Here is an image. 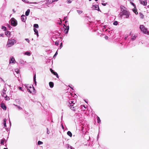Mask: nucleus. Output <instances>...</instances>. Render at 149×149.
<instances>
[{
  "label": "nucleus",
  "mask_w": 149,
  "mask_h": 149,
  "mask_svg": "<svg viewBox=\"0 0 149 149\" xmlns=\"http://www.w3.org/2000/svg\"><path fill=\"white\" fill-rule=\"evenodd\" d=\"M71 149H74V148H73V147H72V148H71Z\"/></svg>",
  "instance_id": "0e129e2a"
},
{
  "label": "nucleus",
  "mask_w": 149,
  "mask_h": 149,
  "mask_svg": "<svg viewBox=\"0 0 149 149\" xmlns=\"http://www.w3.org/2000/svg\"><path fill=\"white\" fill-rule=\"evenodd\" d=\"M24 2L29 4H31V3H34V4H37L38 3L36 2H29V1H28L26 0H22V1Z\"/></svg>",
  "instance_id": "ddd939ff"
},
{
  "label": "nucleus",
  "mask_w": 149,
  "mask_h": 149,
  "mask_svg": "<svg viewBox=\"0 0 149 149\" xmlns=\"http://www.w3.org/2000/svg\"><path fill=\"white\" fill-rule=\"evenodd\" d=\"M108 38V37L107 36H105V38L106 39H107Z\"/></svg>",
  "instance_id": "3c124183"
},
{
  "label": "nucleus",
  "mask_w": 149,
  "mask_h": 149,
  "mask_svg": "<svg viewBox=\"0 0 149 149\" xmlns=\"http://www.w3.org/2000/svg\"><path fill=\"white\" fill-rule=\"evenodd\" d=\"M15 71L17 73H18L19 72V70L18 69H15Z\"/></svg>",
  "instance_id": "ea45409f"
},
{
  "label": "nucleus",
  "mask_w": 149,
  "mask_h": 149,
  "mask_svg": "<svg viewBox=\"0 0 149 149\" xmlns=\"http://www.w3.org/2000/svg\"><path fill=\"white\" fill-rule=\"evenodd\" d=\"M49 84L50 87L51 88H52L53 87L54 84L53 82H49Z\"/></svg>",
  "instance_id": "aec40b11"
},
{
  "label": "nucleus",
  "mask_w": 149,
  "mask_h": 149,
  "mask_svg": "<svg viewBox=\"0 0 149 149\" xmlns=\"http://www.w3.org/2000/svg\"><path fill=\"white\" fill-rule=\"evenodd\" d=\"M43 143L40 141H38V145H40L41 144H42Z\"/></svg>",
  "instance_id": "2f4dec72"
},
{
  "label": "nucleus",
  "mask_w": 149,
  "mask_h": 149,
  "mask_svg": "<svg viewBox=\"0 0 149 149\" xmlns=\"http://www.w3.org/2000/svg\"><path fill=\"white\" fill-rule=\"evenodd\" d=\"M118 24V22L117 21H115L113 23V24L115 25H117Z\"/></svg>",
  "instance_id": "e433bc0d"
},
{
  "label": "nucleus",
  "mask_w": 149,
  "mask_h": 149,
  "mask_svg": "<svg viewBox=\"0 0 149 149\" xmlns=\"http://www.w3.org/2000/svg\"><path fill=\"white\" fill-rule=\"evenodd\" d=\"M140 28L141 31H142L144 33L148 35H149V31H148L147 29L145 28L143 25H141Z\"/></svg>",
  "instance_id": "7ed1b4c3"
},
{
  "label": "nucleus",
  "mask_w": 149,
  "mask_h": 149,
  "mask_svg": "<svg viewBox=\"0 0 149 149\" xmlns=\"http://www.w3.org/2000/svg\"><path fill=\"white\" fill-rule=\"evenodd\" d=\"M15 60L13 56H11L10 58V59L9 61L10 63H15Z\"/></svg>",
  "instance_id": "6e6552de"
},
{
  "label": "nucleus",
  "mask_w": 149,
  "mask_h": 149,
  "mask_svg": "<svg viewBox=\"0 0 149 149\" xmlns=\"http://www.w3.org/2000/svg\"><path fill=\"white\" fill-rule=\"evenodd\" d=\"M59 44V42L58 41H56L55 42V44L56 45H58Z\"/></svg>",
  "instance_id": "a19ab883"
},
{
  "label": "nucleus",
  "mask_w": 149,
  "mask_h": 149,
  "mask_svg": "<svg viewBox=\"0 0 149 149\" xmlns=\"http://www.w3.org/2000/svg\"><path fill=\"white\" fill-rule=\"evenodd\" d=\"M47 134H49V131L48 130V129H47Z\"/></svg>",
  "instance_id": "603ef678"
},
{
  "label": "nucleus",
  "mask_w": 149,
  "mask_h": 149,
  "mask_svg": "<svg viewBox=\"0 0 149 149\" xmlns=\"http://www.w3.org/2000/svg\"><path fill=\"white\" fill-rule=\"evenodd\" d=\"M26 19V17L24 15H22L21 16V19L23 22H25Z\"/></svg>",
  "instance_id": "9d476101"
},
{
  "label": "nucleus",
  "mask_w": 149,
  "mask_h": 149,
  "mask_svg": "<svg viewBox=\"0 0 149 149\" xmlns=\"http://www.w3.org/2000/svg\"><path fill=\"white\" fill-rule=\"evenodd\" d=\"M33 30L34 31V32H35V33L36 34L37 36L38 37L39 36L38 31L37 29H36L34 28H33Z\"/></svg>",
  "instance_id": "2eb2a0df"
},
{
  "label": "nucleus",
  "mask_w": 149,
  "mask_h": 149,
  "mask_svg": "<svg viewBox=\"0 0 149 149\" xmlns=\"http://www.w3.org/2000/svg\"><path fill=\"white\" fill-rule=\"evenodd\" d=\"M10 22L11 25L13 26H15L17 25V20L13 18H12L11 19Z\"/></svg>",
  "instance_id": "423d86ee"
},
{
  "label": "nucleus",
  "mask_w": 149,
  "mask_h": 149,
  "mask_svg": "<svg viewBox=\"0 0 149 149\" xmlns=\"http://www.w3.org/2000/svg\"><path fill=\"white\" fill-rule=\"evenodd\" d=\"M57 54H58V53H57V51H56V53H55V54L54 55L53 57H54L55 56H56L57 55Z\"/></svg>",
  "instance_id": "a18cd8bd"
},
{
  "label": "nucleus",
  "mask_w": 149,
  "mask_h": 149,
  "mask_svg": "<svg viewBox=\"0 0 149 149\" xmlns=\"http://www.w3.org/2000/svg\"><path fill=\"white\" fill-rule=\"evenodd\" d=\"M50 70L52 73H53L54 72V71L52 69H50Z\"/></svg>",
  "instance_id": "de8ad7c7"
},
{
  "label": "nucleus",
  "mask_w": 149,
  "mask_h": 149,
  "mask_svg": "<svg viewBox=\"0 0 149 149\" xmlns=\"http://www.w3.org/2000/svg\"><path fill=\"white\" fill-rule=\"evenodd\" d=\"M54 2V1L52 0H48V3L49 4H51Z\"/></svg>",
  "instance_id": "473e14b6"
},
{
  "label": "nucleus",
  "mask_w": 149,
  "mask_h": 149,
  "mask_svg": "<svg viewBox=\"0 0 149 149\" xmlns=\"http://www.w3.org/2000/svg\"><path fill=\"white\" fill-rule=\"evenodd\" d=\"M92 8L93 9H94L95 10H99V6L97 5H93L92 7Z\"/></svg>",
  "instance_id": "1a4fd4ad"
},
{
  "label": "nucleus",
  "mask_w": 149,
  "mask_h": 149,
  "mask_svg": "<svg viewBox=\"0 0 149 149\" xmlns=\"http://www.w3.org/2000/svg\"><path fill=\"white\" fill-rule=\"evenodd\" d=\"M25 40L28 42H29V40L28 38H25Z\"/></svg>",
  "instance_id": "37998d69"
},
{
  "label": "nucleus",
  "mask_w": 149,
  "mask_h": 149,
  "mask_svg": "<svg viewBox=\"0 0 149 149\" xmlns=\"http://www.w3.org/2000/svg\"><path fill=\"white\" fill-rule=\"evenodd\" d=\"M136 36L134 34H133L131 36V39L132 40H135L136 38Z\"/></svg>",
  "instance_id": "4468645a"
},
{
  "label": "nucleus",
  "mask_w": 149,
  "mask_h": 149,
  "mask_svg": "<svg viewBox=\"0 0 149 149\" xmlns=\"http://www.w3.org/2000/svg\"><path fill=\"white\" fill-rule=\"evenodd\" d=\"M30 12V9H28L25 13V15L26 16H28Z\"/></svg>",
  "instance_id": "6ab92c4d"
},
{
  "label": "nucleus",
  "mask_w": 149,
  "mask_h": 149,
  "mask_svg": "<svg viewBox=\"0 0 149 149\" xmlns=\"http://www.w3.org/2000/svg\"><path fill=\"white\" fill-rule=\"evenodd\" d=\"M1 107L4 110H6V107L5 104L3 103H1Z\"/></svg>",
  "instance_id": "9b49d317"
},
{
  "label": "nucleus",
  "mask_w": 149,
  "mask_h": 149,
  "mask_svg": "<svg viewBox=\"0 0 149 149\" xmlns=\"http://www.w3.org/2000/svg\"><path fill=\"white\" fill-rule=\"evenodd\" d=\"M140 3L144 6H146L147 5L146 0H139Z\"/></svg>",
  "instance_id": "0eeeda50"
},
{
  "label": "nucleus",
  "mask_w": 149,
  "mask_h": 149,
  "mask_svg": "<svg viewBox=\"0 0 149 149\" xmlns=\"http://www.w3.org/2000/svg\"><path fill=\"white\" fill-rule=\"evenodd\" d=\"M66 19V17H64V20H65Z\"/></svg>",
  "instance_id": "680f3d73"
},
{
  "label": "nucleus",
  "mask_w": 149,
  "mask_h": 149,
  "mask_svg": "<svg viewBox=\"0 0 149 149\" xmlns=\"http://www.w3.org/2000/svg\"><path fill=\"white\" fill-rule=\"evenodd\" d=\"M58 0H53V1H54H54H58Z\"/></svg>",
  "instance_id": "13d9d810"
},
{
  "label": "nucleus",
  "mask_w": 149,
  "mask_h": 149,
  "mask_svg": "<svg viewBox=\"0 0 149 149\" xmlns=\"http://www.w3.org/2000/svg\"><path fill=\"white\" fill-rule=\"evenodd\" d=\"M131 4L133 5L135 7V6L133 2H130Z\"/></svg>",
  "instance_id": "c03bdc74"
},
{
  "label": "nucleus",
  "mask_w": 149,
  "mask_h": 149,
  "mask_svg": "<svg viewBox=\"0 0 149 149\" xmlns=\"http://www.w3.org/2000/svg\"><path fill=\"white\" fill-rule=\"evenodd\" d=\"M24 86H25L26 88L27 89L28 91L30 93H32V91L33 93H35V89L33 85L25 84L24 85Z\"/></svg>",
  "instance_id": "f03ea898"
},
{
  "label": "nucleus",
  "mask_w": 149,
  "mask_h": 149,
  "mask_svg": "<svg viewBox=\"0 0 149 149\" xmlns=\"http://www.w3.org/2000/svg\"><path fill=\"white\" fill-rule=\"evenodd\" d=\"M97 121L98 123H101V120L100 119V118L98 116H97Z\"/></svg>",
  "instance_id": "c756f323"
},
{
  "label": "nucleus",
  "mask_w": 149,
  "mask_h": 149,
  "mask_svg": "<svg viewBox=\"0 0 149 149\" xmlns=\"http://www.w3.org/2000/svg\"><path fill=\"white\" fill-rule=\"evenodd\" d=\"M4 97V98H5V100H9L10 99L9 98V97H8L7 96V95H6V97Z\"/></svg>",
  "instance_id": "4c0bfd02"
},
{
  "label": "nucleus",
  "mask_w": 149,
  "mask_h": 149,
  "mask_svg": "<svg viewBox=\"0 0 149 149\" xmlns=\"http://www.w3.org/2000/svg\"><path fill=\"white\" fill-rule=\"evenodd\" d=\"M62 47V43H61L60 45V49H61Z\"/></svg>",
  "instance_id": "49530a36"
},
{
  "label": "nucleus",
  "mask_w": 149,
  "mask_h": 149,
  "mask_svg": "<svg viewBox=\"0 0 149 149\" xmlns=\"http://www.w3.org/2000/svg\"><path fill=\"white\" fill-rule=\"evenodd\" d=\"M1 29H3L4 31H6V27L4 26H3L2 27Z\"/></svg>",
  "instance_id": "58836bf2"
},
{
  "label": "nucleus",
  "mask_w": 149,
  "mask_h": 149,
  "mask_svg": "<svg viewBox=\"0 0 149 149\" xmlns=\"http://www.w3.org/2000/svg\"><path fill=\"white\" fill-rule=\"evenodd\" d=\"M102 4L104 6H105V5H106V4H105V3H102Z\"/></svg>",
  "instance_id": "6e6d98bb"
},
{
  "label": "nucleus",
  "mask_w": 149,
  "mask_h": 149,
  "mask_svg": "<svg viewBox=\"0 0 149 149\" xmlns=\"http://www.w3.org/2000/svg\"><path fill=\"white\" fill-rule=\"evenodd\" d=\"M19 63L21 64H24L26 63L25 61H24L23 60L20 59L19 60Z\"/></svg>",
  "instance_id": "dca6fc26"
},
{
  "label": "nucleus",
  "mask_w": 149,
  "mask_h": 149,
  "mask_svg": "<svg viewBox=\"0 0 149 149\" xmlns=\"http://www.w3.org/2000/svg\"><path fill=\"white\" fill-rule=\"evenodd\" d=\"M61 126H62V128L63 129H64V127L62 124H61Z\"/></svg>",
  "instance_id": "5fc2aeb1"
},
{
  "label": "nucleus",
  "mask_w": 149,
  "mask_h": 149,
  "mask_svg": "<svg viewBox=\"0 0 149 149\" xmlns=\"http://www.w3.org/2000/svg\"><path fill=\"white\" fill-rule=\"evenodd\" d=\"M68 102L70 104V105H69V107L70 108L72 109L74 111L75 110V109H74V107H73L74 104H75L76 102L75 100H70Z\"/></svg>",
  "instance_id": "20e7f679"
},
{
  "label": "nucleus",
  "mask_w": 149,
  "mask_h": 149,
  "mask_svg": "<svg viewBox=\"0 0 149 149\" xmlns=\"http://www.w3.org/2000/svg\"><path fill=\"white\" fill-rule=\"evenodd\" d=\"M71 1H70V0H68V3H71Z\"/></svg>",
  "instance_id": "09e8293b"
},
{
  "label": "nucleus",
  "mask_w": 149,
  "mask_h": 149,
  "mask_svg": "<svg viewBox=\"0 0 149 149\" xmlns=\"http://www.w3.org/2000/svg\"><path fill=\"white\" fill-rule=\"evenodd\" d=\"M3 35V34H0V36H1V37Z\"/></svg>",
  "instance_id": "052dcab7"
},
{
  "label": "nucleus",
  "mask_w": 149,
  "mask_h": 149,
  "mask_svg": "<svg viewBox=\"0 0 149 149\" xmlns=\"http://www.w3.org/2000/svg\"><path fill=\"white\" fill-rule=\"evenodd\" d=\"M67 134L70 137H71L72 136V133L70 131H68L67 132Z\"/></svg>",
  "instance_id": "4be33fe9"
},
{
  "label": "nucleus",
  "mask_w": 149,
  "mask_h": 149,
  "mask_svg": "<svg viewBox=\"0 0 149 149\" xmlns=\"http://www.w3.org/2000/svg\"><path fill=\"white\" fill-rule=\"evenodd\" d=\"M121 12L120 13L119 15L121 17H122L123 15L125 16V18H128L130 15L129 12L125 9V8L123 6H120Z\"/></svg>",
  "instance_id": "f257e3e1"
},
{
  "label": "nucleus",
  "mask_w": 149,
  "mask_h": 149,
  "mask_svg": "<svg viewBox=\"0 0 149 149\" xmlns=\"http://www.w3.org/2000/svg\"><path fill=\"white\" fill-rule=\"evenodd\" d=\"M132 10L133 11V12L134 13H135L136 15L138 14V13L137 11V10L135 8V7Z\"/></svg>",
  "instance_id": "a211bd4d"
},
{
  "label": "nucleus",
  "mask_w": 149,
  "mask_h": 149,
  "mask_svg": "<svg viewBox=\"0 0 149 149\" xmlns=\"http://www.w3.org/2000/svg\"><path fill=\"white\" fill-rule=\"evenodd\" d=\"M147 8H149V5H148L147 7V8H146V9H147Z\"/></svg>",
  "instance_id": "4d7b16f0"
},
{
  "label": "nucleus",
  "mask_w": 149,
  "mask_h": 149,
  "mask_svg": "<svg viewBox=\"0 0 149 149\" xmlns=\"http://www.w3.org/2000/svg\"><path fill=\"white\" fill-rule=\"evenodd\" d=\"M5 34L6 36H8L10 34V32L9 31H7L5 32Z\"/></svg>",
  "instance_id": "cd10ccee"
},
{
  "label": "nucleus",
  "mask_w": 149,
  "mask_h": 149,
  "mask_svg": "<svg viewBox=\"0 0 149 149\" xmlns=\"http://www.w3.org/2000/svg\"><path fill=\"white\" fill-rule=\"evenodd\" d=\"M67 147L68 149H71V148H72V146H71L69 144H67Z\"/></svg>",
  "instance_id": "c9c22d12"
},
{
  "label": "nucleus",
  "mask_w": 149,
  "mask_h": 149,
  "mask_svg": "<svg viewBox=\"0 0 149 149\" xmlns=\"http://www.w3.org/2000/svg\"><path fill=\"white\" fill-rule=\"evenodd\" d=\"M67 147L68 149H71V148H72V146H71L69 144H67Z\"/></svg>",
  "instance_id": "f704fd0d"
},
{
  "label": "nucleus",
  "mask_w": 149,
  "mask_h": 149,
  "mask_svg": "<svg viewBox=\"0 0 149 149\" xmlns=\"http://www.w3.org/2000/svg\"><path fill=\"white\" fill-rule=\"evenodd\" d=\"M3 149H8L7 148H4Z\"/></svg>",
  "instance_id": "69168bd1"
},
{
  "label": "nucleus",
  "mask_w": 149,
  "mask_h": 149,
  "mask_svg": "<svg viewBox=\"0 0 149 149\" xmlns=\"http://www.w3.org/2000/svg\"><path fill=\"white\" fill-rule=\"evenodd\" d=\"M6 118L4 119L3 120V124L4 125V127L5 128L6 127Z\"/></svg>",
  "instance_id": "412c9836"
},
{
  "label": "nucleus",
  "mask_w": 149,
  "mask_h": 149,
  "mask_svg": "<svg viewBox=\"0 0 149 149\" xmlns=\"http://www.w3.org/2000/svg\"><path fill=\"white\" fill-rule=\"evenodd\" d=\"M66 27V28L65 29L64 32L65 33H67L69 30V26H68Z\"/></svg>",
  "instance_id": "f8f14e48"
},
{
  "label": "nucleus",
  "mask_w": 149,
  "mask_h": 149,
  "mask_svg": "<svg viewBox=\"0 0 149 149\" xmlns=\"http://www.w3.org/2000/svg\"><path fill=\"white\" fill-rule=\"evenodd\" d=\"M70 94L71 95H72V94H71V93H70Z\"/></svg>",
  "instance_id": "338daca9"
},
{
  "label": "nucleus",
  "mask_w": 149,
  "mask_h": 149,
  "mask_svg": "<svg viewBox=\"0 0 149 149\" xmlns=\"http://www.w3.org/2000/svg\"><path fill=\"white\" fill-rule=\"evenodd\" d=\"M14 105H15V106L17 107V108L19 110H21L22 109V107H20L19 106H18L17 105H15V104H14Z\"/></svg>",
  "instance_id": "c85d7f7f"
},
{
  "label": "nucleus",
  "mask_w": 149,
  "mask_h": 149,
  "mask_svg": "<svg viewBox=\"0 0 149 149\" xmlns=\"http://www.w3.org/2000/svg\"><path fill=\"white\" fill-rule=\"evenodd\" d=\"M18 88V89H19V90H21V91H24L22 90V87H19Z\"/></svg>",
  "instance_id": "79ce46f5"
},
{
  "label": "nucleus",
  "mask_w": 149,
  "mask_h": 149,
  "mask_svg": "<svg viewBox=\"0 0 149 149\" xmlns=\"http://www.w3.org/2000/svg\"><path fill=\"white\" fill-rule=\"evenodd\" d=\"M13 11L14 12H15V10H14V9H13Z\"/></svg>",
  "instance_id": "e2e57ef3"
},
{
  "label": "nucleus",
  "mask_w": 149,
  "mask_h": 149,
  "mask_svg": "<svg viewBox=\"0 0 149 149\" xmlns=\"http://www.w3.org/2000/svg\"><path fill=\"white\" fill-rule=\"evenodd\" d=\"M53 74L54 75H56L57 77L58 78V75L56 72H54Z\"/></svg>",
  "instance_id": "7c9ffc66"
},
{
  "label": "nucleus",
  "mask_w": 149,
  "mask_h": 149,
  "mask_svg": "<svg viewBox=\"0 0 149 149\" xmlns=\"http://www.w3.org/2000/svg\"><path fill=\"white\" fill-rule=\"evenodd\" d=\"M63 115L61 116V119L62 120L63 119Z\"/></svg>",
  "instance_id": "bf43d9fd"
},
{
  "label": "nucleus",
  "mask_w": 149,
  "mask_h": 149,
  "mask_svg": "<svg viewBox=\"0 0 149 149\" xmlns=\"http://www.w3.org/2000/svg\"><path fill=\"white\" fill-rule=\"evenodd\" d=\"M77 13L79 14H80L82 13V11L81 10H77Z\"/></svg>",
  "instance_id": "72a5a7b5"
},
{
  "label": "nucleus",
  "mask_w": 149,
  "mask_h": 149,
  "mask_svg": "<svg viewBox=\"0 0 149 149\" xmlns=\"http://www.w3.org/2000/svg\"><path fill=\"white\" fill-rule=\"evenodd\" d=\"M33 27L35 28H38L39 27V26L38 24H34Z\"/></svg>",
  "instance_id": "a878e982"
},
{
  "label": "nucleus",
  "mask_w": 149,
  "mask_h": 149,
  "mask_svg": "<svg viewBox=\"0 0 149 149\" xmlns=\"http://www.w3.org/2000/svg\"><path fill=\"white\" fill-rule=\"evenodd\" d=\"M6 141V140L5 139H1V144H3V145H4V143H3L5 141Z\"/></svg>",
  "instance_id": "b1692460"
},
{
  "label": "nucleus",
  "mask_w": 149,
  "mask_h": 149,
  "mask_svg": "<svg viewBox=\"0 0 149 149\" xmlns=\"http://www.w3.org/2000/svg\"><path fill=\"white\" fill-rule=\"evenodd\" d=\"M36 74H35L34 76L33 77V81L34 82V83H35V85H36Z\"/></svg>",
  "instance_id": "393cba45"
},
{
  "label": "nucleus",
  "mask_w": 149,
  "mask_h": 149,
  "mask_svg": "<svg viewBox=\"0 0 149 149\" xmlns=\"http://www.w3.org/2000/svg\"><path fill=\"white\" fill-rule=\"evenodd\" d=\"M7 26H8V27L9 28H10L11 27V26H10V25L9 24H7Z\"/></svg>",
  "instance_id": "8fccbe9b"
},
{
  "label": "nucleus",
  "mask_w": 149,
  "mask_h": 149,
  "mask_svg": "<svg viewBox=\"0 0 149 149\" xmlns=\"http://www.w3.org/2000/svg\"><path fill=\"white\" fill-rule=\"evenodd\" d=\"M16 41L14 39H8L7 42V45H8V47H10L13 46L14 44L16 43Z\"/></svg>",
  "instance_id": "39448f33"
},
{
  "label": "nucleus",
  "mask_w": 149,
  "mask_h": 149,
  "mask_svg": "<svg viewBox=\"0 0 149 149\" xmlns=\"http://www.w3.org/2000/svg\"><path fill=\"white\" fill-rule=\"evenodd\" d=\"M127 37H128L127 36H125V40L127 38Z\"/></svg>",
  "instance_id": "864d4df0"
},
{
  "label": "nucleus",
  "mask_w": 149,
  "mask_h": 149,
  "mask_svg": "<svg viewBox=\"0 0 149 149\" xmlns=\"http://www.w3.org/2000/svg\"><path fill=\"white\" fill-rule=\"evenodd\" d=\"M96 1H97L98 0H95Z\"/></svg>",
  "instance_id": "774afa93"
},
{
  "label": "nucleus",
  "mask_w": 149,
  "mask_h": 149,
  "mask_svg": "<svg viewBox=\"0 0 149 149\" xmlns=\"http://www.w3.org/2000/svg\"><path fill=\"white\" fill-rule=\"evenodd\" d=\"M2 96L3 97H6V95H7L6 94V91H5V90L4 89L3 91V92L1 94Z\"/></svg>",
  "instance_id": "f3484780"
},
{
  "label": "nucleus",
  "mask_w": 149,
  "mask_h": 149,
  "mask_svg": "<svg viewBox=\"0 0 149 149\" xmlns=\"http://www.w3.org/2000/svg\"><path fill=\"white\" fill-rule=\"evenodd\" d=\"M25 55H28L29 56H30L31 55V54L30 52H25Z\"/></svg>",
  "instance_id": "bb28decb"
},
{
  "label": "nucleus",
  "mask_w": 149,
  "mask_h": 149,
  "mask_svg": "<svg viewBox=\"0 0 149 149\" xmlns=\"http://www.w3.org/2000/svg\"><path fill=\"white\" fill-rule=\"evenodd\" d=\"M139 15L141 19H143V18L144 15H143V14L142 13H139Z\"/></svg>",
  "instance_id": "5701e85b"
}]
</instances>
